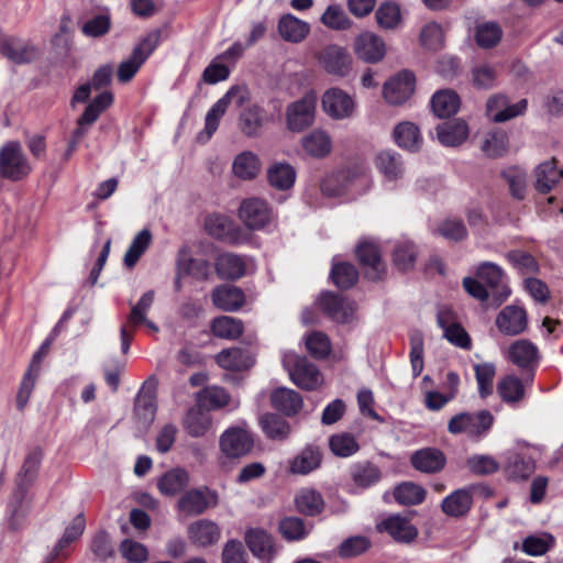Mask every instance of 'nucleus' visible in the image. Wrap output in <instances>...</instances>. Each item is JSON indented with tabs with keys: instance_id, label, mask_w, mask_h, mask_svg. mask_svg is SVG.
I'll return each instance as SVG.
<instances>
[{
	"instance_id": "5701e85b",
	"label": "nucleus",
	"mask_w": 563,
	"mask_h": 563,
	"mask_svg": "<svg viewBox=\"0 0 563 563\" xmlns=\"http://www.w3.org/2000/svg\"><path fill=\"white\" fill-rule=\"evenodd\" d=\"M211 300L222 311H238L245 303V294L238 286L220 285L212 290Z\"/></svg>"
},
{
	"instance_id": "cd10ccee",
	"label": "nucleus",
	"mask_w": 563,
	"mask_h": 563,
	"mask_svg": "<svg viewBox=\"0 0 563 563\" xmlns=\"http://www.w3.org/2000/svg\"><path fill=\"white\" fill-rule=\"evenodd\" d=\"M377 528L379 531L387 532L395 541L402 543H410L418 536L416 527L408 519L400 516L388 517L378 523Z\"/></svg>"
},
{
	"instance_id": "09e8293b",
	"label": "nucleus",
	"mask_w": 563,
	"mask_h": 563,
	"mask_svg": "<svg viewBox=\"0 0 563 563\" xmlns=\"http://www.w3.org/2000/svg\"><path fill=\"white\" fill-rule=\"evenodd\" d=\"M431 107L437 117L449 118L457 112L460 97L453 90H440L432 97Z\"/></svg>"
},
{
	"instance_id": "5fc2aeb1",
	"label": "nucleus",
	"mask_w": 563,
	"mask_h": 563,
	"mask_svg": "<svg viewBox=\"0 0 563 563\" xmlns=\"http://www.w3.org/2000/svg\"><path fill=\"white\" fill-rule=\"evenodd\" d=\"M503 37V30L496 22H485L476 26L475 41L482 48L496 46Z\"/></svg>"
},
{
	"instance_id": "052dcab7",
	"label": "nucleus",
	"mask_w": 563,
	"mask_h": 563,
	"mask_svg": "<svg viewBox=\"0 0 563 563\" xmlns=\"http://www.w3.org/2000/svg\"><path fill=\"white\" fill-rule=\"evenodd\" d=\"M278 531L287 541L303 539L308 531L305 521L299 517H286L278 523Z\"/></svg>"
},
{
	"instance_id": "c756f323",
	"label": "nucleus",
	"mask_w": 563,
	"mask_h": 563,
	"mask_svg": "<svg viewBox=\"0 0 563 563\" xmlns=\"http://www.w3.org/2000/svg\"><path fill=\"white\" fill-rule=\"evenodd\" d=\"M438 324L444 330V336L454 345L470 349L471 339L462 325L453 321L452 311L442 309L437 316Z\"/></svg>"
},
{
	"instance_id": "393cba45",
	"label": "nucleus",
	"mask_w": 563,
	"mask_h": 563,
	"mask_svg": "<svg viewBox=\"0 0 563 563\" xmlns=\"http://www.w3.org/2000/svg\"><path fill=\"white\" fill-rule=\"evenodd\" d=\"M477 278L490 288L494 296L498 301H504L510 294V290L503 285L504 273L503 269L495 263L484 262L476 272Z\"/></svg>"
},
{
	"instance_id": "c85d7f7f",
	"label": "nucleus",
	"mask_w": 563,
	"mask_h": 563,
	"mask_svg": "<svg viewBox=\"0 0 563 563\" xmlns=\"http://www.w3.org/2000/svg\"><path fill=\"white\" fill-rule=\"evenodd\" d=\"M266 178L271 187L279 191H286L294 187L297 172L296 168L287 162H274L267 168Z\"/></svg>"
},
{
	"instance_id": "9d476101",
	"label": "nucleus",
	"mask_w": 563,
	"mask_h": 563,
	"mask_svg": "<svg viewBox=\"0 0 563 563\" xmlns=\"http://www.w3.org/2000/svg\"><path fill=\"white\" fill-rule=\"evenodd\" d=\"M321 67L330 75L345 77L351 69V57L346 47L330 44L323 47L318 56Z\"/></svg>"
},
{
	"instance_id": "0e129e2a",
	"label": "nucleus",
	"mask_w": 563,
	"mask_h": 563,
	"mask_svg": "<svg viewBox=\"0 0 563 563\" xmlns=\"http://www.w3.org/2000/svg\"><path fill=\"white\" fill-rule=\"evenodd\" d=\"M379 468L371 462L360 463L354 468V485L361 488L369 487L380 479Z\"/></svg>"
},
{
	"instance_id": "603ef678",
	"label": "nucleus",
	"mask_w": 563,
	"mask_h": 563,
	"mask_svg": "<svg viewBox=\"0 0 563 563\" xmlns=\"http://www.w3.org/2000/svg\"><path fill=\"white\" fill-rule=\"evenodd\" d=\"M417 255V247L412 242H398L393 252V262L399 271L407 272L415 266Z\"/></svg>"
},
{
	"instance_id": "864d4df0",
	"label": "nucleus",
	"mask_w": 563,
	"mask_h": 563,
	"mask_svg": "<svg viewBox=\"0 0 563 563\" xmlns=\"http://www.w3.org/2000/svg\"><path fill=\"white\" fill-rule=\"evenodd\" d=\"M152 242V233L148 229H143L133 239L125 255L124 265L133 267L139 262L140 257L144 254Z\"/></svg>"
},
{
	"instance_id": "39448f33",
	"label": "nucleus",
	"mask_w": 563,
	"mask_h": 563,
	"mask_svg": "<svg viewBox=\"0 0 563 563\" xmlns=\"http://www.w3.org/2000/svg\"><path fill=\"white\" fill-rule=\"evenodd\" d=\"M0 54L14 65H27L40 58L41 51L29 40L14 35H1Z\"/></svg>"
},
{
	"instance_id": "b1692460",
	"label": "nucleus",
	"mask_w": 563,
	"mask_h": 563,
	"mask_svg": "<svg viewBox=\"0 0 563 563\" xmlns=\"http://www.w3.org/2000/svg\"><path fill=\"white\" fill-rule=\"evenodd\" d=\"M496 325L506 335H517L527 328V313L517 306H506L496 318Z\"/></svg>"
},
{
	"instance_id": "ddd939ff",
	"label": "nucleus",
	"mask_w": 563,
	"mask_h": 563,
	"mask_svg": "<svg viewBox=\"0 0 563 563\" xmlns=\"http://www.w3.org/2000/svg\"><path fill=\"white\" fill-rule=\"evenodd\" d=\"M289 375L295 385L305 390H316L322 385L323 377L318 366L307 356H296Z\"/></svg>"
},
{
	"instance_id": "69168bd1",
	"label": "nucleus",
	"mask_w": 563,
	"mask_h": 563,
	"mask_svg": "<svg viewBox=\"0 0 563 563\" xmlns=\"http://www.w3.org/2000/svg\"><path fill=\"white\" fill-rule=\"evenodd\" d=\"M422 46L430 51H439L444 44V33L440 24L435 22L427 23L420 33Z\"/></svg>"
},
{
	"instance_id": "79ce46f5",
	"label": "nucleus",
	"mask_w": 563,
	"mask_h": 563,
	"mask_svg": "<svg viewBox=\"0 0 563 563\" xmlns=\"http://www.w3.org/2000/svg\"><path fill=\"white\" fill-rule=\"evenodd\" d=\"M232 169L238 178L252 180L261 170L260 157L250 151L242 152L234 158Z\"/></svg>"
},
{
	"instance_id": "6e6552de",
	"label": "nucleus",
	"mask_w": 563,
	"mask_h": 563,
	"mask_svg": "<svg viewBox=\"0 0 563 563\" xmlns=\"http://www.w3.org/2000/svg\"><path fill=\"white\" fill-rule=\"evenodd\" d=\"M158 380L152 375L144 383L134 400V418L143 427H148L155 419L156 391Z\"/></svg>"
},
{
	"instance_id": "4468645a",
	"label": "nucleus",
	"mask_w": 563,
	"mask_h": 563,
	"mask_svg": "<svg viewBox=\"0 0 563 563\" xmlns=\"http://www.w3.org/2000/svg\"><path fill=\"white\" fill-rule=\"evenodd\" d=\"M317 303L327 317L336 322H346L349 311H352L347 296L342 292L324 290L320 292Z\"/></svg>"
},
{
	"instance_id": "4be33fe9",
	"label": "nucleus",
	"mask_w": 563,
	"mask_h": 563,
	"mask_svg": "<svg viewBox=\"0 0 563 563\" xmlns=\"http://www.w3.org/2000/svg\"><path fill=\"white\" fill-rule=\"evenodd\" d=\"M321 104L329 117L339 120L350 115L352 98L340 88H330L323 93Z\"/></svg>"
},
{
	"instance_id": "3c124183",
	"label": "nucleus",
	"mask_w": 563,
	"mask_h": 563,
	"mask_svg": "<svg viewBox=\"0 0 563 563\" xmlns=\"http://www.w3.org/2000/svg\"><path fill=\"white\" fill-rule=\"evenodd\" d=\"M472 495L465 489H457L442 501V510L452 517L465 515L472 506Z\"/></svg>"
},
{
	"instance_id": "37998d69",
	"label": "nucleus",
	"mask_w": 563,
	"mask_h": 563,
	"mask_svg": "<svg viewBox=\"0 0 563 563\" xmlns=\"http://www.w3.org/2000/svg\"><path fill=\"white\" fill-rule=\"evenodd\" d=\"M352 186V172L339 170L325 177L321 184V190L329 197H342L349 192Z\"/></svg>"
},
{
	"instance_id": "f257e3e1",
	"label": "nucleus",
	"mask_w": 563,
	"mask_h": 563,
	"mask_svg": "<svg viewBox=\"0 0 563 563\" xmlns=\"http://www.w3.org/2000/svg\"><path fill=\"white\" fill-rule=\"evenodd\" d=\"M32 173V165L19 141H8L0 147V177L21 181Z\"/></svg>"
},
{
	"instance_id": "a19ab883",
	"label": "nucleus",
	"mask_w": 563,
	"mask_h": 563,
	"mask_svg": "<svg viewBox=\"0 0 563 563\" xmlns=\"http://www.w3.org/2000/svg\"><path fill=\"white\" fill-rule=\"evenodd\" d=\"M377 169L388 180H397L404 175V162L401 156L393 151H382L375 158Z\"/></svg>"
},
{
	"instance_id": "49530a36",
	"label": "nucleus",
	"mask_w": 563,
	"mask_h": 563,
	"mask_svg": "<svg viewBox=\"0 0 563 563\" xmlns=\"http://www.w3.org/2000/svg\"><path fill=\"white\" fill-rule=\"evenodd\" d=\"M298 511L305 516L314 517L324 509L322 495L316 489H301L295 498Z\"/></svg>"
},
{
	"instance_id": "72a5a7b5",
	"label": "nucleus",
	"mask_w": 563,
	"mask_h": 563,
	"mask_svg": "<svg viewBox=\"0 0 563 563\" xmlns=\"http://www.w3.org/2000/svg\"><path fill=\"white\" fill-rule=\"evenodd\" d=\"M533 380V373H529L523 382L516 376L508 375L501 378L497 385V393L507 404H517L525 398V385Z\"/></svg>"
},
{
	"instance_id": "9b49d317",
	"label": "nucleus",
	"mask_w": 563,
	"mask_h": 563,
	"mask_svg": "<svg viewBox=\"0 0 563 563\" xmlns=\"http://www.w3.org/2000/svg\"><path fill=\"white\" fill-rule=\"evenodd\" d=\"M239 217L249 229L261 230L269 223L272 209L263 199L249 198L241 202Z\"/></svg>"
},
{
	"instance_id": "2f4dec72",
	"label": "nucleus",
	"mask_w": 563,
	"mask_h": 563,
	"mask_svg": "<svg viewBox=\"0 0 563 563\" xmlns=\"http://www.w3.org/2000/svg\"><path fill=\"white\" fill-rule=\"evenodd\" d=\"M217 364L228 371L241 372L253 366L254 360L241 347L224 349L216 356Z\"/></svg>"
},
{
	"instance_id": "13d9d810",
	"label": "nucleus",
	"mask_w": 563,
	"mask_h": 563,
	"mask_svg": "<svg viewBox=\"0 0 563 563\" xmlns=\"http://www.w3.org/2000/svg\"><path fill=\"white\" fill-rule=\"evenodd\" d=\"M321 23L330 30L344 31L351 21L340 4H330L320 18Z\"/></svg>"
},
{
	"instance_id": "a211bd4d",
	"label": "nucleus",
	"mask_w": 563,
	"mask_h": 563,
	"mask_svg": "<svg viewBox=\"0 0 563 563\" xmlns=\"http://www.w3.org/2000/svg\"><path fill=\"white\" fill-rule=\"evenodd\" d=\"M176 267L180 274L191 276L192 278L205 282L211 275V264L205 258H195L191 256V250L184 245L178 250L176 258Z\"/></svg>"
},
{
	"instance_id": "4c0bfd02",
	"label": "nucleus",
	"mask_w": 563,
	"mask_h": 563,
	"mask_svg": "<svg viewBox=\"0 0 563 563\" xmlns=\"http://www.w3.org/2000/svg\"><path fill=\"white\" fill-rule=\"evenodd\" d=\"M411 464L418 471L435 473L444 467L445 456L438 449H422L412 454Z\"/></svg>"
},
{
	"instance_id": "412c9836",
	"label": "nucleus",
	"mask_w": 563,
	"mask_h": 563,
	"mask_svg": "<svg viewBox=\"0 0 563 563\" xmlns=\"http://www.w3.org/2000/svg\"><path fill=\"white\" fill-rule=\"evenodd\" d=\"M267 112L260 104H250L245 107L238 120L239 130L246 137H257L262 134V129L267 122Z\"/></svg>"
},
{
	"instance_id": "473e14b6",
	"label": "nucleus",
	"mask_w": 563,
	"mask_h": 563,
	"mask_svg": "<svg viewBox=\"0 0 563 563\" xmlns=\"http://www.w3.org/2000/svg\"><path fill=\"white\" fill-rule=\"evenodd\" d=\"M216 272L220 279L238 280L245 275L246 265L243 257L233 253H223L216 260Z\"/></svg>"
},
{
	"instance_id": "de8ad7c7",
	"label": "nucleus",
	"mask_w": 563,
	"mask_h": 563,
	"mask_svg": "<svg viewBox=\"0 0 563 563\" xmlns=\"http://www.w3.org/2000/svg\"><path fill=\"white\" fill-rule=\"evenodd\" d=\"M189 482L187 471L180 467L166 472L158 479L157 486L159 492L165 496H174L180 493Z\"/></svg>"
},
{
	"instance_id": "aec40b11",
	"label": "nucleus",
	"mask_w": 563,
	"mask_h": 563,
	"mask_svg": "<svg viewBox=\"0 0 563 563\" xmlns=\"http://www.w3.org/2000/svg\"><path fill=\"white\" fill-rule=\"evenodd\" d=\"M27 493L24 489H14L7 506L8 529L18 532L25 526L31 506L25 503Z\"/></svg>"
},
{
	"instance_id": "4d7b16f0",
	"label": "nucleus",
	"mask_w": 563,
	"mask_h": 563,
	"mask_svg": "<svg viewBox=\"0 0 563 563\" xmlns=\"http://www.w3.org/2000/svg\"><path fill=\"white\" fill-rule=\"evenodd\" d=\"M508 150V135L501 130L492 131L483 141L482 151L492 158L503 156Z\"/></svg>"
},
{
	"instance_id": "f3484780",
	"label": "nucleus",
	"mask_w": 563,
	"mask_h": 563,
	"mask_svg": "<svg viewBox=\"0 0 563 563\" xmlns=\"http://www.w3.org/2000/svg\"><path fill=\"white\" fill-rule=\"evenodd\" d=\"M238 86L231 87L207 112L205 129L198 134V141L207 142L218 130L220 120L227 112L232 98L239 92Z\"/></svg>"
},
{
	"instance_id": "423d86ee",
	"label": "nucleus",
	"mask_w": 563,
	"mask_h": 563,
	"mask_svg": "<svg viewBox=\"0 0 563 563\" xmlns=\"http://www.w3.org/2000/svg\"><path fill=\"white\" fill-rule=\"evenodd\" d=\"M219 448L229 460L247 456L254 449V435L244 428L230 427L220 435Z\"/></svg>"
},
{
	"instance_id": "58836bf2",
	"label": "nucleus",
	"mask_w": 563,
	"mask_h": 563,
	"mask_svg": "<svg viewBox=\"0 0 563 563\" xmlns=\"http://www.w3.org/2000/svg\"><path fill=\"white\" fill-rule=\"evenodd\" d=\"M310 26L292 14H285L278 21V33L287 42L299 43L309 34Z\"/></svg>"
},
{
	"instance_id": "7c9ffc66",
	"label": "nucleus",
	"mask_w": 563,
	"mask_h": 563,
	"mask_svg": "<svg viewBox=\"0 0 563 563\" xmlns=\"http://www.w3.org/2000/svg\"><path fill=\"white\" fill-rule=\"evenodd\" d=\"M437 137L444 146H459L468 136V125L464 120L457 119L439 124L435 128Z\"/></svg>"
},
{
	"instance_id": "8fccbe9b",
	"label": "nucleus",
	"mask_w": 563,
	"mask_h": 563,
	"mask_svg": "<svg viewBox=\"0 0 563 563\" xmlns=\"http://www.w3.org/2000/svg\"><path fill=\"white\" fill-rule=\"evenodd\" d=\"M509 360L521 368H527L538 360V349L528 340H518L509 347Z\"/></svg>"
},
{
	"instance_id": "f704fd0d",
	"label": "nucleus",
	"mask_w": 563,
	"mask_h": 563,
	"mask_svg": "<svg viewBox=\"0 0 563 563\" xmlns=\"http://www.w3.org/2000/svg\"><path fill=\"white\" fill-rule=\"evenodd\" d=\"M355 49L362 59L369 63H376L385 55L384 42L371 32H364L358 35Z\"/></svg>"
},
{
	"instance_id": "dca6fc26",
	"label": "nucleus",
	"mask_w": 563,
	"mask_h": 563,
	"mask_svg": "<svg viewBox=\"0 0 563 563\" xmlns=\"http://www.w3.org/2000/svg\"><path fill=\"white\" fill-rule=\"evenodd\" d=\"M300 147L306 156L313 159H323L332 152V139L322 129H313L301 136Z\"/></svg>"
},
{
	"instance_id": "338daca9",
	"label": "nucleus",
	"mask_w": 563,
	"mask_h": 563,
	"mask_svg": "<svg viewBox=\"0 0 563 563\" xmlns=\"http://www.w3.org/2000/svg\"><path fill=\"white\" fill-rule=\"evenodd\" d=\"M437 232L446 240L451 241H463L467 236V229L461 219L448 218L443 220Z\"/></svg>"
},
{
	"instance_id": "e2e57ef3",
	"label": "nucleus",
	"mask_w": 563,
	"mask_h": 563,
	"mask_svg": "<svg viewBox=\"0 0 563 563\" xmlns=\"http://www.w3.org/2000/svg\"><path fill=\"white\" fill-rule=\"evenodd\" d=\"M308 353L317 360L325 358L331 352V343L327 334L314 331L306 339Z\"/></svg>"
},
{
	"instance_id": "774afa93",
	"label": "nucleus",
	"mask_w": 563,
	"mask_h": 563,
	"mask_svg": "<svg viewBox=\"0 0 563 563\" xmlns=\"http://www.w3.org/2000/svg\"><path fill=\"white\" fill-rule=\"evenodd\" d=\"M356 400L358 411L363 417L375 420L379 423L384 422V418L375 410V397L371 389H360L356 396Z\"/></svg>"
},
{
	"instance_id": "20e7f679",
	"label": "nucleus",
	"mask_w": 563,
	"mask_h": 563,
	"mask_svg": "<svg viewBox=\"0 0 563 563\" xmlns=\"http://www.w3.org/2000/svg\"><path fill=\"white\" fill-rule=\"evenodd\" d=\"M219 504V495L208 486L186 490L177 501V509L187 517H197Z\"/></svg>"
},
{
	"instance_id": "f8f14e48",
	"label": "nucleus",
	"mask_w": 563,
	"mask_h": 563,
	"mask_svg": "<svg viewBox=\"0 0 563 563\" xmlns=\"http://www.w3.org/2000/svg\"><path fill=\"white\" fill-rule=\"evenodd\" d=\"M244 540L252 554L262 563H272L278 552L274 538L264 529H247Z\"/></svg>"
},
{
	"instance_id": "a878e982",
	"label": "nucleus",
	"mask_w": 563,
	"mask_h": 563,
	"mask_svg": "<svg viewBox=\"0 0 563 563\" xmlns=\"http://www.w3.org/2000/svg\"><path fill=\"white\" fill-rule=\"evenodd\" d=\"M43 460V450L40 446L32 449L25 456L24 462L15 478L14 489H24L29 493L30 487L35 482L41 463Z\"/></svg>"
},
{
	"instance_id": "1a4fd4ad",
	"label": "nucleus",
	"mask_w": 563,
	"mask_h": 563,
	"mask_svg": "<svg viewBox=\"0 0 563 563\" xmlns=\"http://www.w3.org/2000/svg\"><path fill=\"white\" fill-rule=\"evenodd\" d=\"M53 340V336L47 338L32 356V361L22 378L21 386L16 396V407L19 410H22L30 399L32 390L35 386V380L41 371V363L46 356Z\"/></svg>"
},
{
	"instance_id": "a18cd8bd",
	"label": "nucleus",
	"mask_w": 563,
	"mask_h": 563,
	"mask_svg": "<svg viewBox=\"0 0 563 563\" xmlns=\"http://www.w3.org/2000/svg\"><path fill=\"white\" fill-rule=\"evenodd\" d=\"M322 461V453L318 446L308 445L291 462L290 470L295 474H309L318 468Z\"/></svg>"
},
{
	"instance_id": "6ab92c4d",
	"label": "nucleus",
	"mask_w": 563,
	"mask_h": 563,
	"mask_svg": "<svg viewBox=\"0 0 563 563\" xmlns=\"http://www.w3.org/2000/svg\"><path fill=\"white\" fill-rule=\"evenodd\" d=\"M190 542L198 548H209L218 543L221 538V528L211 519H199L187 528Z\"/></svg>"
},
{
	"instance_id": "7ed1b4c3",
	"label": "nucleus",
	"mask_w": 563,
	"mask_h": 563,
	"mask_svg": "<svg viewBox=\"0 0 563 563\" xmlns=\"http://www.w3.org/2000/svg\"><path fill=\"white\" fill-rule=\"evenodd\" d=\"M493 422L494 417L488 410L461 412L449 420L448 430L452 434L466 433L479 438L492 428Z\"/></svg>"
},
{
	"instance_id": "bb28decb",
	"label": "nucleus",
	"mask_w": 563,
	"mask_h": 563,
	"mask_svg": "<svg viewBox=\"0 0 563 563\" xmlns=\"http://www.w3.org/2000/svg\"><path fill=\"white\" fill-rule=\"evenodd\" d=\"M272 407L286 417L296 416L303 406L301 395L286 387H278L271 395Z\"/></svg>"
},
{
	"instance_id": "2eb2a0df",
	"label": "nucleus",
	"mask_w": 563,
	"mask_h": 563,
	"mask_svg": "<svg viewBox=\"0 0 563 563\" xmlns=\"http://www.w3.org/2000/svg\"><path fill=\"white\" fill-rule=\"evenodd\" d=\"M415 90V76L410 71H401L384 85V98L393 104L399 106L407 101Z\"/></svg>"
},
{
	"instance_id": "6e6d98bb",
	"label": "nucleus",
	"mask_w": 563,
	"mask_h": 563,
	"mask_svg": "<svg viewBox=\"0 0 563 563\" xmlns=\"http://www.w3.org/2000/svg\"><path fill=\"white\" fill-rule=\"evenodd\" d=\"M394 497L401 505H418L424 500L426 490L420 485L406 482L395 488Z\"/></svg>"
},
{
	"instance_id": "ea45409f",
	"label": "nucleus",
	"mask_w": 563,
	"mask_h": 563,
	"mask_svg": "<svg viewBox=\"0 0 563 563\" xmlns=\"http://www.w3.org/2000/svg\"><path fill=\"white\" fill-rule=\"evenodd\" d=\"M260 424L266 438L273 441L287 440L291 431L289 422L273 412L264 413L260 418Z\"/></svg>"
},
{
	"instance_id": "c9c22d12",
	"label": "nucleus",
	"mask_w": 563,
	"mask_h": 563,
	"mask_svg": "<svg viewBox=\"0 0 563 563\" xmlns=\"http://www.w3.org/2000/svg\"><path fill=\"white\" fill-rule=\"evenodd\" d=\"M534 188L540 194L550 192L563 178V170L558 168L554 159L541 163L534 172Z\"/></svg>"
},
{
	"instance_id": "f03ea898",
	"label": "nucleus",
	"mask_w": 563,
	"mask_h": 563,
	"mask_svg": "<svg viewBox=\"0 0 563 563\" xmlns=\"http://www.w3.org/2000/svg\"><path fill=\"white\" fill-rule=\"evenodd\" d=\"M317 93L306 92L300 99L286 107V128L292 133H300L311 128L316 121Z\"/></svg>"
},
{
	"instance_id": "e433bc0d",
	"label": "nucleus",
	"mask_w": 563,
	"mask_h": 563,
	"mask_svg": "<svg viewBox=\"0 0 563 563\" xmlns=\"http://www.w3.org/2000/svg\"><path fill=\"white\" fill-rule=\"evenodd\" d=\"M393 137L399 147L410 152L419 151L422 145L420 130L410 121L398 123L393 131Z\"/></svg>"
},
{
	"instance_id": "c03bdc74",
	"label": "nucleus",
	"mask_w": 563,
	"mask_h": 563,
	"mask_svg": "<svg viewBox=\"0 0 563 563\" xmlns=\"http://www.w3.org/2000/svg\"><path fill=\"white\" fill-rule=\"evenodd\" d=\"M210 330L217 338L235 340L242 335L244 324L238 318L220 316L211 321Z\"/></svg>"
},
{
	"instance_id": "680f3d73",
	"label": "nucleus",
	"mask_w": 563,
	"mask_h": 563,
	"mask_svg": "<svg viewBox=\"0 0 563 563\" xmlns=\"http://www.w3.org/2000/svg\"><path fill=\"white\" fill-rule=\"evenodd\" d=\"M475 376L481 397L485 398L493 393L496 368L492 363H482L474 366Z\"/></svg>"
},
{
	"instance_id": "0eeeda50",
	"label": "nucleus",
	"mask_w": 563,
	"mask_h": 563,
	"mask_svg": "<svg viewBox=\"0 0 563 563\" xmlns=\"http://www.w3.org/2000/svg\"><path fill=\"white\" fill-rule=\"evenodd\" d=\"M360 269L365 278L372 282L380 280L387 273L379 247L373 242H360L355 251Z\"/></svg>"
},
{
	"instance_id": "bf43d9fd",
	"label": "nucleus",
	"mask_w": 563,
	"mask_h": 563,
	"mask_svg": "<svg viewBox=\"0 0 563 563\" xmlns=\"http://www.w3.org/2000/svg\"><path fill=\"white\" fill-rule=\"evenodd\" d=\"M184 426L191 437L199 438L210 429L211 419L207 413L191 409L186 413Z\"/></svg>"
}]
</instances>
